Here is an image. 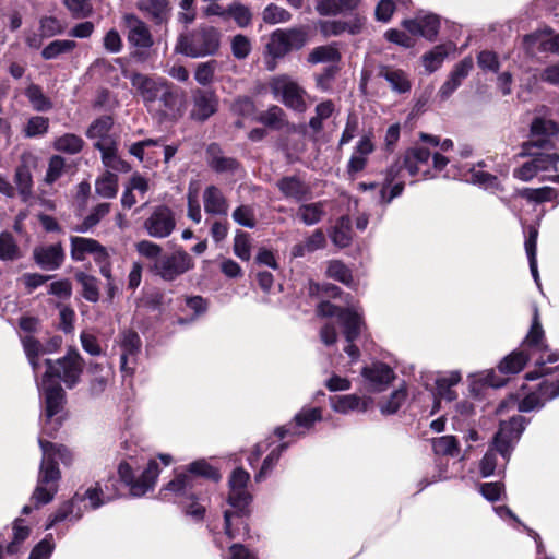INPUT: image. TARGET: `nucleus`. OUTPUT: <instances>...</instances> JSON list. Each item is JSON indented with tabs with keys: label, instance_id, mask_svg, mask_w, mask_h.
I'll use <instances>...</instances> for the list:
<instances>
[{
	"label": "nucleus",
	"instance_id": "a211bd4d",
	"mask_svg": "<svg viewBox=\"0 0 559 559\" xmlns=\"http://www.w3.org/2000/svg\"><path fill=\"white\" fill-rule=\"evenodd\" d=\"M559 133L558 124L544 117H536L531 124L530 146L537 148L555 147L554 139Z\"/></svg>",
	"mask_w": 559,
	"mask_h": 559
},
{
	"label": "nucleus",
	"instance_id": "1a4fd4ad",
	"mask_svg": "<svg viewBox=\"0 0 559 559\" xmlns=\"http://www.w3.org/2000/svg\"><path fill=\"white\" fill-rule=\"evenodd\" d=\"M135 465L136 462L130 456L128 461L120 463L118 474L120 479L129 487L131 496L139 498L154 488L160 469L156 460H150L141 476L135 478Z\"/></svg>",
	"mask_w": 559,
	"mask_h": 559
},
{
	"label": "nucleus",
	"instance_id": "9b49d317",
	"mask_svg": "<svg viewBox=\"0 0 559 559\" xmlns=\"http://www.w3.org/2000/svg\"><path fill=\"white\" fill-rule=\"evenodd\" d=\"M197 476H202L209 479L218 480L219 474L207 462L200 460L191 463L188 467V472L179 473L170 480L165 488V497L167 492L174 495H187L193 489H198L199 479Z\"/></svg>",
	"mask_w": 559,
	"mask_h": 559
},
{
	"label": "nucleus",
	"instance_id": "bf43d9fd",
	"mask_svg": "<svg viewBox=\"0 0 559 559\" xmlns=\"http://www.w3.org/2000/svg\"><path fill=\"white\" fill-rule=\"evenodd\" d=\"M258 121L266 127L280 130L286 124L285 112L281 107L273 105L259 115Z\"/></svg>",
	"mask_w": 559,
	"mask_h": 559
},
{
	"label": "nucleus",
	"instance_id": "0e129e2a",
	"mask_svg": "<svg viewBox=\"0 0 559 559\" xmlns=\"http://www.w3.org/2000/svg\"><path fill=\"white\" fill-rule=\"evenodd\" d=\"M290 12L275 3H270L262 12V20L269 25L286 23L290 21Z\"/></svg>",
	"mask_w": 559,
	"mask_h": 559
},
{
	"label": "nucleus",
	"instance_id": "20e7f679",
	"mask_svg": "<svg viewBox=\"0 0 559 559\" xmlns=\"http://www.w3.org/2000/svg\"><path fill=\"white\" fill-rule=\"evenodd\" d=\"M38 443L43 452V459L37 485L32 495V501L36 507L52 501L58 491V481L61 476L58 462L69 464L72 460L70 451L64 445L51 443L43 437L38 438Z\"/></svg>",
	"mask_w": 559,
	"mask_h": 559
},
{
	"label": "nucleus",
	"instance_id": "7ed1b4c3",
	"mask_svg": "<svg viewBox=\"0 0 559 559\" xmlns=\"http://www.w3.org/2000/svg\"><path fill=\"white\" fill-rule=\"evenodd\" d=\"M250 475L242 467L235 468L228 479L227 503L224 511V531L214 534V543L221 549L248 535L245 518L249 514L252 496L248 490Z\"/></svg>",
	"mask_w": 559,
	"mask_h": 559
},
{
	"label": "nucleus",
	"instance_id": "864d4df0",
	"mask_svg": "<svg viewBox=\"0 0 559 559\" xmlns=\"http://www.w3.org/2000/svg\"><path fill=\"white\" fill-rule=\"evenodd\" d=\"M289 51L301 49L308 41V33L305 27H290L281 29Z\"/></svg>",
	"mask_w": 559,
	"mask_h": 559
},
{
	"label": "nucleus",
	"instance_id": "7c9ffc66",
	"mask_svg": "<svg viewBox=\"0 0 559 559\" xmlns=\"http://www.w3.org/2000/svg\"><path fill=\"white\" fill-rule=\"evenodd\" d=\"M276 186L285 198L297 202L304 201L310 195V188L295 176L282 178Z\"/></svg>",
	"mask_w": 559,
	"mask_h": 559
},
{
	"label": "nucleus",
	"instance_id": "f257e3e1",
	"mask_svg": "<svg viewBox=\"0 0 559 559\" xmlns=\"http://www.w3.org/2000/svg\"><path fill=\"white\" fill-rule=\"evenodd\" d=\"M521 348L535 358L534 370L525 374L528 381L542 379L537 390L530 392L519 404L520 412H532L542 408L546 402L559 396V366L551 368L548 364L559 361L557 352H549L545 343L544 330L539 322L538 310L535 309L532 326L523 341Z\"/></svg>",
	"mask_w": 559,
	"mask_h": 559
},
{
	"label": "nucleus",
	"instance_id": "a878e982",
	"mask_svg": "<svg viewBox=\"0 0 559 559\" xmlns=\"http://www.w3.org/2000/svg\"><path fill=\"white\" fill-rule=\"evenodd\" d=\"M115 484L116 480H109L105 485V489L99 483L88 487L83 493H81L82 503L87 500L91 509L95 510L110 502L118 497V493L115 490Z\"/></svg>",
	"mask_w": 559,
	"mask_h": 559
},
{
	"label": "nucleus",
	"instance_id": "603ef678",
	"mask_svg": "<svg viewBox=\"0 0 559 559\" xmlns=\"http://www.w3.org/2000/svg\"><path fill=\"white\" fill-rule=\"evenodd\" d=\"M83 147V140L75 134L66 133L57 138L53 142V148L58 152L74 155Z\"/></svg>",
	"mask_w": 559,
	"mask_h": 559
},
{
	"label": "nucleus",
	"instance_id": "e2e57ef3",
	"mask_svg": "<svg viewBox=\"0 0 559 559\" xmlns=\"http://www.w3.org/2000/svg\"><path fill=\"white\" fill-rule=\"evenodd\" d=\"M111 127H112L111 118L108 116L102 117V118L95 120L91 124L86 134L90 139L97 140L96 142H102L105 140H114L109 135V131H110Z\"/></svg>",
	"mask_w": 559,
	"mask_h": 559
},
{
	"label": "nucleus",
	"instance_id": "a19ab883",
	"mask_svg": "<svg viewBox=\"0 0 559 559\" xmlns=\"http://www.w3.org/2000/svg\"><path fill=\"white\" fill-rule=\"evenodd\" d=\"M95 191L100 198H115L118 192V176L114 173L105 171L96 179Z\"/></svg>",
	"mask_w": 559,
	"mask_h": 559
},
{
	"label": "nucleus",
	"instance_id": "ea45409f",
	"mask_svg": "<svg viewBox=\"0 0 559 559\" xmlns=\"http://www.w3.org/2000/svg\"><path fill=\"white\" fill-rule=\"evenodd\" d=\"M530 358L533 357L524 349H516L500 361L499 371L504 374L518 373L524 368Z\"/></svg>",
	"mask_w": 559,
	"mask_h": 559
},
{
	"label": "nucleus",
	"instance_id": "69168bd1",
	"mask_svg": "<svg viewBox=\"0 0 559 559\" xmlns=\"http://www.w3.org/2000/svg\"><path fill=\"white\" fill-rule=\"evenodd\" d=\"M432 449L437 455L456 456L460 452L457 440L453 436L432 439Z\"/></svg>",
	"mask_w": 559,
	"mask_h": 559
},
{
	"label": "nucleus",
	"instance_id": "9d476101",
	"mask_svg": "<svg viewBox=\"0 0 559 559\" xmlns=\"http://www.w3.org/2000/svg\"><path fill=\"white\" fill-rule=\"evenodd\" d=\"M555 147L540 148L539 152L528 153L530 158L513 169V177L528 182L535 178L548 176V173H558L559 153L550 152Z\"/></svg>",
	"mask_w": 559,
	"mask_h": 559
},
{
	"label": "nucleus",
	"instance_id": "2eb2a0df",
	"mask_svg": "<svg viewBox=\"0 0 559 559\" xmlns=\"http://www.w3.org/2000/svg\"><path fill=\"white\" fill-rule=\"evenodd\" d=\"M176 228L174 211L166 205H157L143 222L147 236L155 239L169 237Z\"/></svg>",
	"mask_w": 559,
	"mask_h": 559
},
{
	"label": "nucleus",
	"instance_id": "4d7b16f0",
	"mask_svg": "<svg viewBox=\"0 0 559 559\" xmlns=\"http://www.w3.org/2000/svg\"><path fill=\"white\" fill-rule=\"evenodd\" d=\"M406 397V388L404 385L400 386L399 389L393 391L386 400L380 403L379 407L381 413L385 415L395 414L405 403Z\"/></svg>",
	"mask_w": 559,
	"mask_h": 559
},
{
	"label": "nucleus",
	"instance_id": "09e8293b",
	"mask_svg": "<svg viewBox=\"0 0 559 559\" xmlns=\"http://www.w3.org/2000/svg\"><path fill=\"white\" fill-rule=\"evenodd\" d=\"M139 9L147 12L156 23H162L167 19L169 0H144Z\"/></svg>",
	"mask_w": 559,
	"mask_h": 559
},
{
	"label": "nucleus",
	"instance_id": "8fccbe9b",
	"mask_svg": "<svg viewBox=\"0 0 559 559\" xmlns=\"http://www.w3.org/2000/svg\"><path fill=\"white\" fill-rule=\"evenodd\" d=\"M110 212L109 203H100L96 205L92 212L78 225L74 230L78 233H87L95 227L102 218Z\"/></svg>",
	"mask_w": 559,
	"mask_h": 559
},
{
	"label": "nucleus",
	"instance_id": "5fc2aeb1",
	"mask_svg": "<svg viewBox=\"0 0 559 559\" xmlns=\"http://www.w3.org/2000/svg\"><path fill=\"white\" fill-rule=\"evenodd\" d=\"M93 373L94 377L91 381L90 390L92 395L97 396L105 391L108 382L112 378V371L108 367L95 365L93 367Z\"/></svg>",
	"mask_w": 559,
	"mask_h": 559
},
{
	"label": "nucleus",
	"instance_id": "338daca9",
	"mask_svg": "<svg viewBox=\"0 0 559 559\" xmlns=\"http://www.w3.org/2000/svg\"><path fill=\"white\" fill-rule=\"evenodd\" d=\"M226 13L233 17L239 27H247L251 24L252 13L250 9L240 2H233L227 7Z\"/></svg>",
	"mask_w": 559,
	"mask_h": 559
},
{
	"label": "nucleus",
	"instance_id": "c03bdc74",
	"mask_svg": "<svg viewBox=\"0 0 559 559\" xmlns=\"http://www.w3.org/2000/svg\"><path fill=\"white\" fill-rule=\"evenodd\" d=\"M454 51L452 45H438L423 56V63L427 70L440 68L444 59Z\"/></svg>",
	"mask_w": 559,
	"mask_h": 559
},
{
	"label": "nucleus",
	"instance_id": "dca6fc26",
	"mask_svg": "<svg viewBox=\"0 0 559 559\" xmlns=\"http://www.w3.org/2000/svg\"><path fill=\"white\" fill-rule=\"evenodd\" d=\"M138 93L144 99L150 109H154L162 92L167 85V82L159 76H150L144 72H124Z\"/></svg>",
	"mask_w": 559,
	"mask_h": 559
},
{
	"label": "nucleus",
	"instance_id": "6e6d98bb",
	"mask_svg": "<svg viewBox=\"0 0 559 559\" xmlns=\"http://www.w3.org/2000/svg\"><path fill=\"white\" fill-rule=\"evenodd\" d=\"M14 180L21 199L26 202L32 195L33 187L29 168L26 165L19 166L15 170Z\"/></svg>",
	"mask_w": 559,
	"mask_h": 559
},
{
	"label": "nucleus",
	"instance_id": "423d86ee",
	"mask_svg": "<svg viewBox=\"0 0 559 559\" xmlns=\"http://www.w3.org/2000/svg\"><path fill=\"white\" fill-rule=\"evenodd\" d=\"M317 312L321 317L337 318L342 328V333L348 343L347 346H345L344 352L352 358L353 361H357L360 356V352L359 348L353 343L358 338L365 329L362 309L357 305L340 308L329 301H322L319 304Z\"/></svg>",
	"mask_w": 559,
	"mask_h": 559
},
{
	"label": "nucleus",
	"instance_id": "4c0bfd02",
	"mask_svg": "<svg viewBox=\"0 0 559 559\" xmlns=\"http://www.w3.org/2000/svg\"><path fill=\"white\" fill-rule=\"evenodd\" d=\"M289 52L290 51L287 48L286 41L281 34V28L274 31L270 35L269 41L265 45V57L267 59V64L270 67H275V61L277 59L284 58Z\"/></svg>",
	"mask_w": 559,
	"mask_h": 559
},
{
	"label": "nucleus",
	"instance_id": "f3484780",
	"mask_svg": "<svg viewBox=\"0 0 559 559\" xmlns=\"http://www.w3.org/2000/svg\"><path fill=\"white\" fill-rule=\"evenodd\" d=\"M365 386L371 392H382L394 380V370L381 361H372L361 370Z\"/></svg>",
	"mask_w": 559,
	"mask_h": 559
},
{
	"label": "nucleus",
	"instance_id": "774afa93",
	"mask_svg": "<svg viewBox=\"0 0 559 559\" xmlns=\"http://www.w3.org/2000/svg\"><path fill=\"white\" fill-rule=\"evenodd\" d=\"M76 46V43L74 40L69 39H57L51 41L49 45H47L43 51L41 56L44 59H55L58 56L69 52L73 50Z\"/></svg>",
	"mask_w": 559,
	"mask_h": 559
},
{
	"label": "nucleus",
	"instance_id": "de8ad7c7",
	"mask_svg": "<svg viewBox=\"0 0 559 559\" xmlns=\"http://www.w3.org/2000/svg\"><path fill=\"white\" fill-rule=\"evenodd\" d=\"M332 242L338 248H346L352 241L350 221L348 217H341L334 226L331 235Z\"/></svg>",
	"mask_w": 559,
	"mask_h": 559
},
{
	"label": "nucleus",
	"instance_id": "c756f323",
	"mask_svg": "<svg viewBox=\"0 0 559 559\" xmlns=\"http://www.w3.org/2000/svg\"><path fill=\"white\" fill-rule=\"evenodd\" d=\"M94 146L100 151L102 160L105 167L121 173L129 170V165L117 155L115 140L95 142Z\"/></svg>",
	"mask_w": 559,
	"mask_h": 559
},
{
	"label": "nucleus",
	"instance_id": "f704fd0d",
	"mask_svg": "<svg viewBox=\"0 0 559 559\" xmlns=\"http://www.w3.org/2000/svg\"><path fill=\"white\" fill-rule=\"evenodd\" d=\"M373 144L369 136H362L347 164L348 174L361 171L367 165L368 156L373 152Z\"/></svg>",
	"mask_w": 559,
	"mask_h": 559
},
{
	"label": "nucleus",
	"instance_id": "680f3d73",
	"mask_svg": "<svg viewBox=\"0 0 559 559\" xmlns=\"http://www.w3.org/2000/svg\"><path fill=\"white\" fill-rule=\"evenodd\" d=\"M326 274L329 277L352 287L354 284L353 274L348 266L338 260L329 263Z\"/></svg>",
	"mask_w": 559,
	"mask_h": 559
},
{
	"label": "nucleus",
	"instance_id": "052dcab7",
	"mask_svg": "<svg viewBox=\"0 0 559 559\" xmlns=\"http://www.w3.org/2000/svg\"><path fill=\"white\" fill-rule=\"evenodd\" d=\"M22 344L24 352L27 356V359L29 364L32 365V368L34 372L37 371L39 364H38V356L46 354L48 349H46L37 340H35L33 336H24L22 338Z\"/></svg>",
	"mask_w": 559,
	"mask_h": 559
},
{
	"label": "nucleus",
	"instance_id": "bb28decb",
	"mask_svg": "<svg viewBox=\"0 0 559 559\" xmlns=\"http://www.w3.org/2000/svg\"><path fill=\"white\" fill-rule=\"evenodd\" d=\"M33 255L41 269L49 271L58 269L64 259L60 243L37 247L34 249Z\"/></svg>",
	"mask_w": 559,
	"mask_h": 559
},
{
	"label": "nucleus",
	"instance_id": "49530a36",
	"mask_svg": "<svg viewBox=\"0 0 559 559\" xmlns=\"http://www.w3.org/2000/svg\"><path fill=\"white\" fill-rule=\"evenodd\" d=\"M197 492L198 489H193L187 495L175 496L181 499L180 503L182 504L186 514L195 521H200L205 514V507L197 501Z\"/></svg>",
	"mask_w": 559,
	"mask_h": 559
},
{
	"label": "nucleus",
	"instance_id": "b1692460",
	"mask_svg": "<svg viewBox=\"0 0 559 559\" xmlns=\"http://www.w3.org/2000/svg\"><path fill=\"white\" fill-rule=\"evenodd\" d=\"M365 24V16L355 15L349 21H323L320 23V32L324 37L338 36L345 32L358 35L362 32Z\"/></svg>",
	"mask_w": 559,
	"mask_h": 559
},
{
	"label": "nucleus",
	"instance_id": "ddd939ff",
	"mask_svg": "<svg viewBox=\"0 0 559 559\" xmlns=\"http://www.w3.org/2000/svg\"><path fill=\"white\" fill-rule=\"evenodd\" d=\"M271 91L274 98L282 102L287 108L297 112L307 110L306 91L289 78L285 75L274 78L271 82Z\"/></svg>",
	"mask_w": 559,
	"mask_h": 559
},
{
	"label": "nucleus",
	"instance_id": "e433bc0d",
	"mask_svg": "<svg viewBox=\"0 0 559 559\" xmlns=\"http://www.w3.org/2000/svg\"><path fill=\"white\" fill-rule=\"evenodd\" d=\"M341 52L336 44L322 45L313 48L307 56L309 66L319 63L336 64L341 60Z\"/></svg>",
	"mask_w": 559,
	"mask_h": 559
},
{
	"label": "nucleus",
	"instance_id": "6e6552de",
	"mask_svg": "<svg viewBox=\"0 0 559 559\" xmlns=\"http://www.w3.org/2000/svg\"><path fill=\"white\" fill-rule=\"evenodd\" d=\"M449 164V159L440 153H431L423 146H414L407 150L403 157V165L412 177L419 176L424 179L435 175L431 170L441 171Z\"/></svg>",
	"mask_w": 559,
	"mask_h": 559
},
{
	"label": "nucleus",
	"instance_id": "c85d7f7f",
	"mask_svg": "<svg viewBox=\"0 0 559 559\" xmlns=\"http://www.w3.org/2000/svg\"><path fill=\"white\" fill-rule=\"evenodd\" d=\"M217 108L215 96L210 92L198 91L193 97L191 117L199 121L210 118Z\"/></svg>",
	"mask_w": 559,
	"mask_h": 559
},
{
	"label": "nucleus",
	"instance_id": "a18cd8bd",
	"mask_svg": "<svg viewBox=\"0 0 559 559\" xmlns=\"http://www.w3.org/2000/svg\"><path fill=\"white\" fill-rule=\"evenodd\" d=\"M466 181L477 185L486 190L498 191L501 190V183L499 179L481 169L472 168L469 175L466 177Z\"/></svg>",
	"mask_w": 559,
	"mask_h": 559
},
{
	"label": "nucleus",
	"instance_id": "473e14b6",
	"mask_svg": "<svg viewBox=\"0 0 559 559\" xmlns=\"http://www.w3.org/2000/svg\"><path fill=\"white\" fill-rule=\"evenodd\" d=\"M204 210L207 214L227 215L228 202L221 189L216 186H209L203 192Z\"/></svg>",
	"mask_w": 559,
	"mask_h": 559
},
{
	"label": "nucleus",
	"instance_id": "13d9d810",
	"mask_svg": "<svg viewBox=\"0 0 559 559\" xmlns=\"http://www.w3.org/2000/svg\"><path fill=\"white\" fill-rule=\"evenodd\" d=\"M22 257L21 250L13 236L9 233L0 234V260L15 261Z\"/></svg>",
	"mask_w": 559,
	"mask_h": 559
},
{
	"label": "nucleus",
	"instance_id": "2f4dec72",
	"mask_svg": "<svg viewBox=\"0 0 559 559\" xmlns=\"http://www.w3.org/2000/svg\"><path fill=\"white\" fill-rule=\"evenodd\" d=\"M519 197L530 203L542 204L546 202L559 204V189L544 186L539 188H523L518 192Z\"/></svg>",
	"mask_w": 559,
	"mask_h": 559
},
{
	"label": "nucleus",
	"instance_id": "6ab92c4d",
	"mask_svg": "<svg viewBox=\"0 0 559 559\" xmlns=\"http://www.w3.org/2000/svg\"><path fill=\"white\" fill-rule=\"evenodd\" d=\"M71 258L74 261H84L93 255L96 262H104L107 259L106 249L95 239L74 236L71 237Z\"/></svg>",
	"mask_w": 559,
	"mask_h": 559
},
{
	"label": "nucleus",
	"instance_id": "39448f33",
	"mask_svg": "<svg viewBox=\"0 0 559 559\" xmlns=\"http://www.w3.org/2000/svg\"><path fill=\"white\" fill-rule=\"evenodd\" d=\"M525 425L526 421L522 415L513 416L509 421L500 424L493 438V447L486 452L479 464L483 477H489L493 475L497 467L506 466Z\"/></svg>",
	"mask_w": 559,
	"mask_h": 559
},
{
	"label": "nucleus",
	"instance_id": "3c124183",
	"mask_svg": "<svg viewBox=\"0 0 559 559\" xmlns=\"http://www.w3.org/2000/svg\"><path fill=\"white\" fill-rule=\"evenodd\" d=\"M287 448L288 443L282 442L270 451V453L263 460L259 473L255 475L257 481H262L272 472V469L276 466L281 455L284 451H286Z\"/></svg>",
	"mask_w": 559,
	"mask_h": 559
},
{
	"label": "nucleus",
	"instance_id": "cd10ccee",
	"mask_svg": "<svg viewBox=\"0 0 559 559\" xmlns=\"http://www.w3.org/2000/svg\"><path fill=\"white\" fill-rule=\"evenodd\" d=\"M207 163L216 173L235 175L239 170V164L236 159L225 156L221 147L213 143L206 150Z\"/></svg>",
	"mask_w": 559,
	"mask_h": 559
},
{
	"label": "nucleus",
	"instance_id": "37998d69",
	"mask_svg": "<svg viewBox=\"0 0 559 559\" xmlns=\"http://www.w3.org/2000/svg\"><path fill=\"white\" fill-rule=\"evenodd\" d=\"M296 215L305 225H316L324 215V205L322 202L302 204L298 207Z\"/></svg>",
	"mask_w": 559,
	"mask_h": 559
},
{
	"label": "nucleus",
	"instance_id": "aec40b11",
	"mask_svg": "<svg viewBox=\"0 0 559 559\" xmlns=\"http://www.w3.org/2000/svg\"><path fill=\"white\" fill-rule=\"evenodd\" d=\"M121 356L120 369L124 376H131L134 371L135 358L141 349V338L134 331H124L120 340Z\"/></svg>",
	"mask_w": 559,
	"mask_h": 559
},
{
	"label": "nucleus",
	"instance_id": "c9c22d12",
	"mask_svg": "<svg viewBox=\"0 0 559 559\" xmlns=\"http://www.w3.org/2000/svg\"><path fill=\"white\" fill-rule=\"evenodd\" d=\"M153 146L163 147L165 163H168L173 158V156L177 153V150H178L177 146H174V145H165L164 146L162 144L160 140L147 139V140H143V141L133 143L130 146L129 152L133 156L138 157L140 160H143L145 155H147L148 158H153V156H151V153L148 152V150Z\"/></svg>",
	"mask_w": 559,
	"mask_h": 559
},
{
	"label": "nucleus",
	"instance_id": "412c9836",
	"mask_svg": "<svg viewBox=\"0 0 559 559\" xmlns=\"http://www.w3.org/2000/svg\"><path fill=\"white\" fill-rule=\"evenodd\" d=\"M86 510V506L82 504V498L80 492H75V495L68 501H64L59 506L56 512L50 516L46 530L51 528L55 524L59 522H78L84 514Z\"/></svg>",
	"mask_w": 559,
	"mask_h": 559
},
{
	"label": "nucleus",
	"instance_id": "4468645a",
	"mask_svg": "<svg viewBox=\"0 0 559 559\" xmlns=\"http://www.w3.org/2000/svg\"><path fill=\"white\" fill-rule=\"evenodd\" d=\"M194 262L192 257L182 249L163 254L159 260L151 265V271L164 281H175L182 274L192 270Z\"/></svg>",
	"mask_w": 559,
	"mask_h": 559
},
{
	"label": "nucleus",
	"instance_id": "5701e85b",
	"mask_svg": "<svg viewBox=\"0 0 559 559\" xmlns=\"http://www.w3.org/2000/svg\"><path fill=\"white\" fill-rule=\"evenodd\" d=\"M157 103V109L166 118L175 119L183 112V95L177 87L167 84Z\"/></svg>",
	"mask_w": 559,
	"mask_h": 559
},
{
	"label": "nucleus",
	"instance_id": "f8f14e48",
	"mask_svg": "<svg viewBox=\"0 0 559 559\" xmlns=\"http://www.w3.org/2000/svg\"><path fill=\"white\" fill-rule=\"evenodd\" d=\"M322 420L320 407L305 406L286 425L275 429V436L283 440L285 438L299 439L307 436L314 425Z\"/></svg>",
	"mask_w": 559,
	"mask_h": 559
},
{
	"label": "nucleus",
	"instance_id": "72a5a7b5",
	"mask_svg": "<svg viewBox=\"0 0 559 559\" xmlns=\"http://www.w3.org/2000/svg\"><path fill=\"white\" fill-rule=\"evenodd\" d=\"M369 401L356 394L338 395L330 399V405L336 413L348 414L354 411L366 412Z\"/></svg>",
	"mask_w": 559,
	"mask_h": 559
},
{
	"label": "nucleus",
	"instance_id": "0eeeda50",
	"mask_svg": "<svg viewBox=\"0 0 559 559\" xmlns=\"http://www.w3.org/2000/svg\"><path fill=\"white\" fill-rule=\"evenodd\" d=\"M219 48V33L213 26H200L178 36L175 52L198 58L215 53Z\"/></svg>",
	"mask_w": 559,
	"mask_h": 559
},
{
	"label": "nucleus",
	"instance_id": "393cba45",
	"mask_svg": "<svg viewBox=\"0 0 559 559\" xmlns=\"http://www.w3.org/2000/svg\"><path fill=\"white\" fill-rule=\"evenodd\" d=\"M403 26L413 35H419L433 40L439 33L440 20L435 14H428L421 17L405 20Z\"/></svg>",
	"mask_w": 559,
	"mask_h": 559
},
{
	"label": "nucleus",
	"instance_id": "4be33fe9",
	"mask_svg": "<svg viewBox=\"0 0 559 559\" xmlns=\"http://www.w3.org/2000/svg\"><path fill=\"white\" fill-rule=\"evenodd\" d=\"M403 167V164L396 163L386 170L384 182L379 189L380 204L388 205L393 199L402 194L404 190V182L396 180L401 177L400 174Z\"/></svg>",
	"mask_w": 559,
	"mask_h": 559
},
{
	"label": "nucleus",
	"instance_id": "58836bf2",
	"mask_svg": "<svg viewBox=\"0 0 559 559\" xmlns=\"http://www.w3.org/2000/svg\"><path fill=\"white\" fill-rule=\"evenodd\" d=\"M326 243L325 236L321 229H316L304 241L295 245L292 249V254L295 258L305 257L308 253L314 252L324 248Z\"/></svg>",
	"mask_w": 559,
	"mask_h": 559
},
{
	"label": "nucleus",
	"instance_id": "79ce46f5",
	"mask_svg": "<svg viewBox=\"0 0 559 559\" xmlns=\"http://www.w3.org/2000/svg\"><path fill=\"white\" fill-rule=\"evenodd\" d=\"M133 24L129 32V41L138 47L147 48L153 45L152 35L148 27L142 21L132 17Z\"/></svg>",
	"mask_w": 559,
	"mask_h": 559
},
{
	"label": "nucleus",
	"instance_id": "f03ea898",
	"mask_svg": "<svg viewBox=\"0 0 559 559\" xmlns=\"http://www.w3.org/2000/svg\"><path fill=\"white\" fill-rule=\"evenodd\" d=\"M47 370L38 390L44 397V417L41 431L52 437L62 424V411L64 404V391L58 383L62 381L68 388H73L80 379L83 370L82 359L76 352H69L64 357L52 361L46 359Z\"/></svg>",
	"mask_w": 559,
	"mask_h": 559
}]
</instances>
